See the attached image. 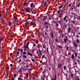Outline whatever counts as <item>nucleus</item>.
Listing matches in <instances>:
<instances>
[{"instance_id": "f257e3e1", "label": "nucleus", "mask_w": 80, "mask_h": 80, "mask_svg": "<svg viewBox=\"0 0 80 80\" xmlns=\"http://www.w3.org/2000/svg\"><path fill=\"white\" fill-rule=\"evenodd\" d=\"M62 67V64L60 63H58V68L59 69H61V67Z\"/></svg>"}, {"instance_id": "f03ea898", "label": "nucleus", "mask_w": 80, "mask_h": 80, "mask_svg": "<svg viewBox=\"0 0 80 80\" xmlns=\"http://www.w3.org/2000/svg\"><path fill=\"white\" fill-rule=\"evenodd\" d=\"M64 41L65 43H66L67 41H68V37H66L64 39Z\"/></svg>"}, {"instance_id": "7ed1b4c3", "label": "nucleus", "mask_w": 80, "mask_h": 80, "mask_svg": "<svg viewBox=\"0 0 80 80\" xmlns=\"http://www.w3.org/2000/svg\"><path fill=\"white\" fill-rule=\"evenodd\" d=\"M68 33H69L70 32H71V27H69L67 29Z\"/></svg>"}, {"instance_id": "20e7f679", "label": "nucleus", "mask_w": 80, "mask_h": 80, "mask_svg": "<svg viewBox=\"0 0 80 80\" xmlns=\"http://www.w3.org/2000/svg\"><path fill=\"white\" fill-rule=\"evenodd\" d=\"M27 54L28 55H30V57H32V56H33V54H31L30 52H28Z\"/></svg>"}, {"instance_id": "39448f33", "label": "nucleus", "mask_w": 80, "mask_h": 80, "mask_svg": "<svg viewBox=\"0 0 80 80\" xmlns=\"http://www.w3.org/2000/svg\"><path fill=\"white\" fill-rule=\"evenodd\" d=\"M63 14H62V13H61L59 14V18H61L62 16H63Z\"/></svg>"}, {"instance_id": "423d86ee", "label": "nucleus", "mask_w": 80, "mask_h": 80, "mask_svg": "<svg viewBox=\"0 0 80 80\" xmlns=\"http://www.w3.org/2000/svg\"><path fill=\"white\" fill-rule=\"evenodd\" d=\"M55 41L57 42V43H58L59 42V39H58L56 38L55 39Z\"/></svg>"}, {"instance_id": "0eeeda50", "label": "nucleus", "mask_w": 80, "mask_h": 80, "mask_svg": "<svg viewBox=\"0 0 80 80\" xmlns=\"http://www.w3.org/2000/svg\"><path fill=\"white\" fill-rule=\"evenodd\" d=\"M22 57L23 58H25V59L27 58V56H25V55H22Z\"/></svg>"}, {"instance_id": "6e6552de", "label": "nucleus", "mask_w": 80, "mask_h": 80, "mask_svg": "<svg viewBox=\"0 0 80 80\" xmlns=\"http://www.w3.org/2000/svg\"><path fill=\"white\" fill-rule=\"evenodd\" d=\"M70 76L71 77V78H74V77H73V74L72 73H70Z\"/></svg>"}, {"instance_id": "1a4fd4ad", "label": "nucleus", "mask_w": 80, "mask_h": 80, "mask_svg": "<svg viewBox=\"0 0 80 80\" xmlns=\"http://www.w3.org/2000/svg\"><path fill=\"white\" fill-rule=\"evenodd\" d=\"M75 58V56H74V54H73L72 55L71 58L72 59H73Z\"/></svg>"}, {"instance_id": "9d476101", "label": "nucleus", "mask_w": 80, "mask_h": 80, "mask_svg": "<svg viewBox=\"0 0 80 80\" xmlns=\"http://www.w3.org/2000/svg\"><path fill=\"white\" fill-rule=\"evenodd\" d=\"M18 55H19V52L18 51L17 52V53L16 55V57H17V56H18Z\"/></svg>"}, {"instance_id": "9b49d317", "label": "nucleus", "mask_w": 80, "mask_h": 80, "mask_svg": "<svg viewBox=\"0 0 80 80\" xmlns=\"http://www.w3.org/2000/svg\"><path fill=\"white\" fill-rule=\"evenodd\" d=\"M74 45L76 48H77V44L75 43V42H74Z\"/></svg>"}, {"instance_id": "f8f14e48", "label": "nucleus", "mask_w": 80, "mask_h": 80, "mask_svg": "<svg viewBox=\"0 0 80 80\" xmlns=\"http://www.w3.org/2000/svg\"><path fill=\"white\" fill-rule=\"evenodd\" d=\"M58 47H59V48H60V49H62V48H63V47H62V46H60V45H58Z\"/></svg>"}, {"instance_id": "ddd939ff", "label": "nucleus", "mask_w": 80, "mask_h": 80, "mask_svg": "<svg viewBox=\"0 0 80 80\" xmlns=\"http://www.w3.org/2000/svg\"><path fill=\"white\" fill-rule=\"evenodd\" d=\"M17 17H15L14 18V20L16 22V23H17Z\"/></svg>"}, {"instance_id": "4468645a", "label": "nucleus", "mask_w": 80, "mask_h": 80, "mask_svg": "<svg viewBox=\"0 0 80 80\" xmlns=\"http://www.w3.org/2000/svg\"><path fill=\"white\" fill-rule=\"evenodd\" d=\"M58 12L57 14H60V10H59L57 11Z\"/></svg>"}, {"instance_id": "2eb2a0df", "label": "nucleus", "mask_w": 80, "mask_h": 80, "mask_svg": "<svg viewBox=\"0 0 80 80\" xmlns=\"http://www.w3.org/2000/svg\"><path fill=\"white\" fill-rule=\"evenodd\" d=\"M74 54L75 55V58H76V57H77V52H75L74 53Z\"/></svg>"}, {"instance_id": "dca6fc26", "label": "nucleus", "mask_w": 80, "mask_h": 80, "mask_svg": "<svg viewBox=\"0 0 80 80\" xmlns=\"http://www.w3.org/2000/svg\"><path fill=\"white\" fill-rule=\"evenodd\" d=\"M51 36L52 38H53V32H52V35Z\"/></svg>"}, {"instance_id": "f3484780", "label": "nucleus", "mask_w": 80, "mask_h": 80, "mask_svg": "<svg viewBox=\"0 0 80 80\" xmlns=\"http://www.w3.org/2000/svg\"><path fill=\"white\" fill-rule=\"evenodd\" d=\"M75 1H74V2H73L72 3L73 7H75Z\"/></svg>"}, {"instance_id": "a211bd4d", "label": "nucleus", "mask_w": 80, "mask_h": 80, "mask_svg": "<svg viewBox=\"0 0 80 80\" xmlns=\"http://www.w3.org/2000/svg\"><path fill=\"white\" fill-rule=\"evenodd\" d=\"M46 20H45V18H43V22L44 23H46Z\"/></svg>"}, {"instance_id": "6ab92c4d", "label": "nucleus", "mask_w": 80, "mask_h": 80, "mask_svg": "<svg viewBox=\"0 0 80 80\" xmlns=\"http://www.w3.org/2000/svg\"><path fill=\"white\" fill-rule=\"evenodd\" d=\"M8 74H7V75H6V76H5L6 78V79H7V78H8Z\"/></svg>"}, {"instance_id": "aec40b11", "label": "nucleus", "mask_w": 80, "mask_h": 80, "mask_svg": "<svg viewBox=\"0 0 80 80\" xmlns=\"http://www.w3.org/2000/svg\"><path fill=\"white\" fill-rule=\"evenodd\" d=\"M25 76L27 77V78H28V73H27V75H25Z\"/></svg>"}, {"instance_id": "412c9836", "label": "nucleus", "mask_w": 80, "mask_h": 80, "mask_svg": "<svg viewBox=\"0 0 80 80\" xmlns=\"http://www.w3.org/2000/svg\"><path fill=\"white\" fill-rule=\"evenodd\" d=\"M26 12H29V10L28 9V8H26Z\"/></svg>"}, {"instance_id": "4be33fe9", "label": "nucleus", "mask_w": 80, "mask_h": 80, "mask_svg": "<svg viewBox=\"0 0 80 80\" xmlns=\"http://www.w3.org/2000/svg\"><path fill=\"white\" fill-rule=\"evenodd\" d=\"M56 23V27H58V23H57V22Z\"/></svg>"}, {"instance_id": "5701e85b", "label": "nucleus", "mask_w": 80, "mask_h": 80, "mask_svg": "<svg viewBox=\"0 0 80 80\" xmlns=\"http://www.w3.org/2000/svg\"><path fill=\"white\" fill-rule=\"evenodd\" d=\"M76 42L77 43H79L80 42V41H79V39H77V41H76Z\"/></svg>"}, {"instance_id": "b1692460", "label": "nucleus", "mask_w": 80, "mask_h": 80, "mask_svg": "<svg viewBox=\"0 0 80 80\" xmlns=\"http://www.w3.org/2000/svg\"><path fill=\"white\" fill-rule=\"evenodd\" d=\"M67 18V16H66L65 17L63 18V20L65 21L66 20V19Z\"/></svg>"}, {"instance_id": "393cba45", "label": "nucleus", "mask_w": 80, "mask_h": 80, "mask_svg": "<svg viewBox=\"0 0 80 80\" xmlns=\"http://www.w3.org/2000/svg\"><path fill=\"white\" fill-rule=\"evenodd\" d=\"M56 78H57V75L56 74L54 76V79L56 80Z\"/></svg>"}, {"instance_id": "a878e982", "label": "nucleus", "mask_w": 80, "mask_h": 80, "mask_svg": "<svg viewBox=\"0 0 80 80\" xmlns=\"http://www.w3.org/2000/svg\"><path fill=\"white\" fill-rule=\"evenodd\" d=\"M22 68H21L20 69L18 70V72H22Z\"/></svg>"}, {"instance_id": "bb28decb", "label": "nucleus", "mask_w": 80, "mask_h": 80, "mask_svg": "<svg viewBox=\"0 0 80 80\" xmlns=\"http://www.w3.org/2000/svg\"><path fill=\"white\" fill-rule=\"evenodd\" d=\"M27 2H25L24 3V4L23 5V6H25V5H27Z\"/></svg>"}, {"instance_id": "cd10ccee", "label": "nucleus", "mask_w": 80, "mask_h": 80, "mask_svg": "<svg viewBox=\"0 0 80 80\" xmlns=\"http://www.w3.org/2000/svg\"><path fill=\"white\" fill-rule=\"evenodd\" d=\"M33 3H31V7H33Z\"/></svg>"}, {"instance_id": "c85d7f7f", "label": "nucleus", "mask_w": 80, "mask_h": 80, "mask_svg": "<svg viewBox=\"0 0 80 80\" xmlns=\"http://www.w3.org/2000/svg\"><path fill=\"white\" fill-rule=\"evenodd\" d=\"M30 25H34V24L33 23V22H32L30 23Z\"/></svg>"}, {"instance_id": "c756f323", "label": "nucleus", "mask_w": 80, "mask_h": 80, "mask_svg": "<svg viewBox=\"0 0 80 80\" xmlns=\"http://www.w3.org/2000/svg\"><path fill=\"white\" fill-rule=\"evenodd\" d=\"M63 4L62 5L60 6H59V9H60V8H62V7H63Z\"/></svg>"}, {"instance_id": "7c9ffc66", "label": "nucleus", "mask_w": 80, "mask_h": 80, "mask_svg": "<svg viewBox=\"0 0 80 80\" xmlns=\"http://www.w3.org/2000/svg\"><path fill=\"white\" fill-rule=\"evenodd\" d=\"M29 43H30V42H28L26 44V46H28V45H29Z\"/></svg>"}, {"instance_id": "2f4dec72", "label": "nucleus", "mask_w": 80, "mask_h": 80, "mask_svg": "<svg viewBox=\"0 0 80 80\" xmlns=\"http://www.w3.org/2000/svg\"><path fill=\"white\" fill-rule=\"evenodd\" d=\"M77 61L78 62V64H80V60H78Z\"/></svg>"}, {"instance_id": "473e14b6", "label": "nucleus", "mask_w": 80, "mask_h": 80, "mask_svg": "<svg viewBox=\"0 0 80 80\" xmlns=\"http://www.w3.org/2000/svg\"><path fill=\"white\" fill-rule=\"evenodd\" d=\"M26 52H25V51H24V52H23V55H26Z\"/></svg>"}, {"instance_id": "72a5a7b5", "label": "nucleus", "mask_w": 80, "mask_h": 80, "mask_svg": "<svg viewBox=\"0 0 80 80\" xmlns=\"http://www.w3.org/2000/svg\"><path fill=\"white\" fill-rule=\"evenodd\" d=\"M63 68L64 70H66V66H63Z\"/></svg>"}, {"instance_id": "f704fd0d", "label": "nucleus", "mask_w": 80, "mask_h": 80, "mask_svg": "<svg viewBox=\"0 0 80 80\" xmlns=\"http://www.w3.org/2000/svg\"><path fill=\"white\" fill-rule=\"evenodd\" d=\"M25 26L27 28V22L25 23Z\"/></svg>"}, {"instance_id": "c9c22d12", "label": "nucleus", "mask_w": 80, "mask_h": 80, "mask_svg": "<svg viewBox=\"0 0 80 80\" xmlns=\"http://www.w3.org/2000/svg\"><path fill=\"white\" fill-rule=\"evenodd\" d=\"M44 24L45 25H48V22H47L44 23Z\"/></svg>"}, {"instance_id": "e433bc0d", "label": "nucleus", "mask_w": 80, "mask_h": 80, "mask_svg": "<svg viewBox=\"0 0 80 80\" xmlns=\"http://www.w3.org/2000/svg\"><path fill=\"white\" fill-rule=\"evenodd\" d=\"M64 28H63L64 29H65V28H67V25H64Z\"/></svg>"}, {"instance_id": "4c0bfd02", "label": "nucleus", "mask_w": 80, "mask_h": 80, "mask_svg": "<svg viewBox=\"0 0 80 80\" xmlns=\"http://www.w3.org/2000/svg\"><path fill=\"white\" fill-rule=\"evenodd\" d=\"M73 15L72 14L71 15H70V17H71V18H73Z\"/></svg>"}, {"instance_id": "58836bf2", "label": "nucleus", "mask_w": 80, "mask_h": 80, "mask_svg": "<svg viewBox=\"0 0 80 80\" xmlns=\"http://www.w3.org/2000/svg\"><path fill=\"white\" fill-rule=\"evenodd\" d=\"M47 3V2H45V3H44L43 4V6H44V7H45V5H46V4Z\"/></svg>"}, {"instance_id": "ea45409f", "label": "nucleus", "mask_w": 80, "mask_h": 80, "mask_svg": "<svg viewBox=\"0 0 80 80\" xmlns=\"http://www.w3.org/2000/svg\"><path fill=\"white\" fill-rule=\"evenodd\" d=\"M31 60H32V61L33 62H35V59L32 58Z\"/></svg>"}, {"instance_id": "a19ab883", "label": "nucleus", "mask_w": 80, "mask_h": 80, "mask_svg": "<svg viewBox=\"0 0 80 80\" xmlns=\"http://www.w3.org/2000/svg\"><path fill=\"white\" fill-rule=\"evenodd\" d=\"M49 45H51V41H50V40H49Z\"/></svg>"}, {"instance_id": "79ce46f5", "label": "nucleus", "mask_w": 80, "mask_h": 80, "mask_svg": "<svg viewBox=\"0 0 80 80\" xmlns=\"http://www.w3.org/2000/svg\"><path fill=\"white\" fill-rule=\"evenodd\" d=\"M45 57V55H43L42 57V59H43V58H44V57Z\"/></svg>"}, {"instance_id": "37998d69", "label": "nucleus", "mask_w": 80, "mask_h": 80, "mask_svg": "<svg viewBox=\"0 0 80 80\" xmlns=\"http://www.w3.org/2000/svg\"><path fill=\"white\" fill-rule=\"evenodd\" d=\"M43 48H46V47H45V45H43Z\"/></svg>"}, {"instance_id": "c03bdc74", "label": "nucleus", "mask_w": 80, "mask_h": 80, "mask_svg": "<svg viewBox=\"0 0 80 80\" xmlns=\"http://www.w3.org/2000/svg\"><path fill=\"white\" fill-rule=\"evenodd\" d=\"M39 53L40 55H39V54H38V57H39V56H40L42 55V52H39Z\"/></svg>"}, {"instance_id": "a18cd8bd", "label": "nucleus", "mask_w": 80, "mask_h": 80, "mask_svg": "<svg viewBox=\"0 0 80 80\" xmlns=\"http://www.w3.org/2000/svg\"><path fill=\"white\" fill-rule=\"evenodd\" d=\"M43 77L44 78H46V75H45V74H44V75H43Z\"/></svg>"}, {"instance_id": "49530a36", "label": "nucleus", "mask_w": 80, "mask_h": 80, "mask_svg": "<svg viewBox=\"0 0 80 80\" xmlns=\"http://www.w3.org/2000/svg\"><path fill=\"white\" fill-rule=\"evenodd\" d=\"M22 62V59H20L18 63H20Z\"/></svg>"}, {"instance_id": "de8ad7c7", "label": "nucleus", "mask_w": 80, "mask_h": 80, "mask_svg": "<svg viewBox=\"0 0 80 80\" xmlns=\"http://www.w3.org/2000/svg\"><path fill=\"white\" fill-rule=\"evenodd\" d=\"M58 23H59V24H61V21H59L58 22Z\"/></svg>"}, {"instance_id": "09e8293b", "label": "nucleus", "mask_w": 80, "mask_h": 80, "mask_svg": "<svg viewBox=\"0 0 80 80\" xmlns=\"http://www.w3.org/2000/svg\"><path fill=\"white\" fill-rule=\"evenodd\" d=\"M33 46H34V47L36 46V44H35V42H33Z\"/></svg>"}, {"instance_id": "8fccbe9b", "label": "nucleus", "mask_w": 80, "mask_h": 80, "mask_svg": "<svg viewBox=\"0 0 80 80\" xmlns=\"http://www.w3.org/2000/svg\"><path fill=\"white\" fill-rule=\"evenodd\" d=\"M26 48L28 50H29V48H28V46H26Z\"/></svg>"}, {"instance_id": "3c124183", "label": "nucleus", "mask_w": 80, "mask_h": 80, "mask_svg": "<svg viewBox=\"0 0 80 80\" xmlns=\"http://www.w3.org/2000/svg\"><path fill=\"white\" fill-rule=\"evenodd\" d=\"M16 68H17V67H15L13 68V70H15V69H16Z\"/></svg>"}, {"instance_id": "603ef678", "label": "nucleus", "mask_w": 80, "mask_h": 80, "mask_svg": "<svg viewBox=\"0 0 80 80\" xmlns=\"http://www.w3.org/2000/svg\"><path fill=\"white\" fill-rule=\"evenodd\" d=\"M3 40V38H1L0 39V41L1 42H2V40Z\"/></svg>"}, {"instance_id": "864d4df0", "label": "nucleus", "mask_w": 80, "mask_h": 80, "mask_svg": "<svg viewBox=\"0 0 80 80\" xmlns=\"http://www.w3.org/2000/svg\"><path fill=\"white\" fill-rule=\"evenodd\" d=\"M77 7H80V3H79L78 4Z\"/></svg>"}, {"instance_id": "5fc2aeb1", "label": "nucleus", "mask_w": 80, "mask_h": 80, "mask_svg": "<svg viewBox=\"0 0 80 80\" xmlns=\"http://www.w3.org/2000/svg\"><path fill=\"white\" fill-rule=\"evenodd\" d=\"M54 23H57V21H54Z\"/></svg>"}, {"instance_id": "6e6d98bb", "label": "nucleus", "mask_w": 80, "mask_h": 80, "mask_svg": "<svg viewBox=\"0 0 80 80\" xmlns=\"http://www.w3.org/2000/svg\"><path fill=\"white\" fill-rule=\"evenodd\" d=\"M28 66H29L28 64L27 65H26V68H28Z\"/></svg>"}, {"instance_id": "4d7b16f0", "label": "nucleus", "mask_w": 80, "mask_h": 80, "mask_svg": "<svg viewBox=\"0 0 80 80\" xmlns=\"http://www.w3.org/2000/svg\"><path fill=\"white\" fill-rule=\"evenodd\" d=\"M66 10H67L68 9V7L66 6Z\"/></svg>"}, {"instance_id": "13d9d810", "label": "nucleus", "mask_w": 80, "mask_h": 80, "mask_svg": "<svg viewBox=\"0 0 80 80\" xmlns=\"http://www.w3.org/2000/svg\"><path fill=\"white\" fill-rule=\"evenodd\" d=\"M52 17H49V20H52Z\"/></svg>"}, {"instance_id": "bf43d9fd", "label": "nucleus", "mask_w": 80, "mask_h": 80, "mask_svg": "<svg viewBox=\"0 0 80 80\" xmlns=\"http://www.w3.org/2000/svg\"><path fill=\"white\" fill-rule=\"evenodd\" d=\"M12 24V23H9L8 24L9 26H11V25Z\"/></svg>"}, {"instance_id": "052dcab7", "label": "nucleus", "mask_w": 80, "mask_h": 80, "mask_svg": "<svg viewBox=\"0 0 80 80\" xmlns=\"http://www.w3.org/2000/svg\"><path fill=\"white\" fill-rule=\"evenodd\" d=\"M9 55H10V56L12 55H13V53H12V52L10 53L9 54Z\"/></svg>"}, {"instance_id": "680f3d73", "label": "nucleus", "mask_w": 80, "mask_h": 80, "mask_svg": "<svg viewBox=\"0 0 80 80\" xmlns=\"http://www.w3.org/2000/svg\"><path fill=\"white\" fill-rule=\"evenodd\" d=\"M6 68L8 69V70L9 69V67H6Z\"/></svg>"}, {"instance_id": "e2e57ef3", "label": "nucleus", "mask_w": 80, "mask_h": 80, "mask_svg": "<svg viewBox=\"0 0 80 80\" xmlns=\"http://www.w3.org/2000/svg\"><path fill=\"white\" fill-rule=\"evenodd\" d=\"M77 80H80V79L78 78V77H77Z\"/></svg>"}, {"instance_id": "0e129e2a", "label": "nucleus", "mask_w": 80, "mask_h": 80, "mask_svg": "<svg viewBox=\"0 0 80 80\" xmlns=\"http://www.w3.org/2000/svg\"><path fill=\"white\" fill-rule=\"evenodd\" d=\"M23 50L22 49L21 50L20 52H23Z\"/></svg>"}, {"instance_id": "69168bd1", "label": "nucleus", "mask_w": 80, "mask_h": 80, "mask_svg": "<svg viewBox=\"0 0 80 80\" xmlns=\"http://www.w3.org/2000/svg\"><path fill=\"white\" fill-rule=\"evenodd\" d=\"M35 42H36V43L37 44H38V41H36Z\"/></svg>"}, {"instance_id": "338daca9", "label": "nucleus", "mask_w": 80, "mask_h": 80, "mask_svg": "<svg viewBox=\"0 0 80 80\" xmlns=\"http://www.w3.org/2000/svg\"><path fill=\"white\" fill-rule=\"evenodd\" d=\"M10 37H13V35L11 34L10 36Z\"/></svg>"}, {"instance_id": "774afa93", "label": "nucleus", "mask_w": 80, "mask_h": 80, "mask_svg": "<svg viewBox=\"0 0 80 80\" xmlns=\"http://www.w3.org/2000/svg\"><path fill=\"white\" fill-rule=\"evenodd\" d=\"M21 79V78H20V77L18 78V80H20Z\"/></svg>"}]
</instances>
